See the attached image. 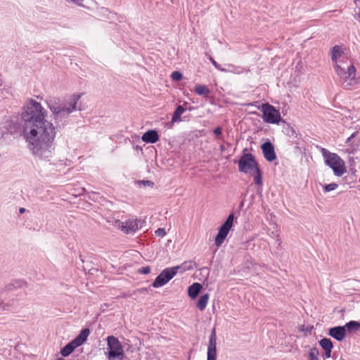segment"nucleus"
I'll use <instances>...</instances> for the list:
<instances>
[{"label":"nucleus","instance_id":"obj_17","mask_svg":"<svg viewBox=\"0 0 360 360\" xmlns=\"http://www.w3.org/2000/svg\"><path fill=\"white\" fill-rule=\"evenodd\" d=\"M90 334V330L89 328H83L79 334L74 339L72 340L74 341V344L77 345L78 347L83 345L88 336Z\"/></svg>","mask_w":360,"mask_h":360},{"label":"nucleus","instance_id":"obj_20","mask_svg":"<svg viewBox=\"0 0 360 360\" xmlns=\"http://www.w3.org/2000/svg\"><path fill=\"white\" fill-rule=\"evenodd\" d=\"M217 350V335L216 329L213 328L210 336L209 344L207 347V351Z\"/></svg>","mask_w":360,"mask_h":360},{"label":"nucleus","instance_id":"obj_15","mask_svg":"<svg viewBox=\"0 0 360 360\" xmlns=\"http://www.w3.org/2000/svg\"><path fill=\"white\" fill-rule=\"evenodd\" d=\"M295 138L297 139V141H294V144H295L294 146V153H298L300 156H302V155L305 154L306 151L305 141L302 139L300 134L299 135V137L297 134L294 139Z\"/></svg>","mask_w":360,"mask_h":360},{"label":"nucleus","instance_id":"obj_39","mask_svg":"<svg viewBox=\"0 0 360 360\" xmlns=\"http://www.w3.org/2000/svg\"><path fill=\"white\" fill-rule=\"evenodd\" d=\"M140 184H141L144 186H153L154 185V183L153 181H148V180L141 181Z\"/></svg>","mask_w":360,"mask_h":360},{"label":"nucleus","instance_id":"obj_33","mask_svg":"<svg viewBox=\"0 0 360 360\" xmlns=\"http://www.w3.org/2000/svg\"><path fill=\"white\" fill-rule=\"evenodd\" d=\"M313 328H314V327L311 326H302L300 330L304 333L305 335H307L308 334H311Z\"/></svg>","mask_w":360,"mask_h":360},{"label":"nucleus","instance_id":"obj_34","mask_svg":"<svg viewBox=\"0 0 360 360\" xmlns=\"http://www.w3.org/2000/svg\"><path fill=\"white\" fill-rule=\"evenodd\" d=\"M210 60L212 63V65L219 70L221 72H226V70L221 68L219 64H218L211 56H210Z\"/></svg>","mask_w":360,"mask_h":360},{"label":"nucleus","instance_id":"obj_31","mask_svg":"<svg viewBox=\"0 0 360 360\" xmlns=\"http://www.w3.org/2000/svg\"><path fill=\"white\" fill-rule=\"evenodd\" d=\"M217 359V350L207 351V360H216Z\"/></svg>","mask_w":360,"mask_h":360},{"label":"nucleus","instance_id":"obj_14","mask_svg":"<svg viewBox=\"0 0 360 360\" xmlns=\"http://www.w3.org/2000/svg\"><path fill=\"white\" fill-rule=\"evenodd\" d=\"M329 335L338 341H342L346 335L345 327L336 326L331 328L329 330Z\"/></svg>","mask_w":360,"mask_h":360},{"label":"nucleus","instance_id":"obj_25","mask_svg":"<svg viewBox=\"0 0 360 360\" xmlns=\"http://www.w3.org/2000/svg\"><path fill=\"white\" fill-rule=\"evenodd\" d=\"M319 344L324 350L332 349L333 347L332 341L328 338H323Z\"/></svg>","mask_w":360,"mask_h":360},{"label":"nucleus","instance_id":"obj_3","mask_svg":"<svg viewBox=\"0 0 360 360\" xmlns=\"http://www.w3.org/2000/svg\"><path fill=\"white\" fill-rule=\"evenodd\" d=\"M334 68L338 81L344 88L347 89L357 83L356 68L349 59L334 65Z\"/></svg>","mask_w":360,"mask_h":360},{"label":"nucleus","instance_id":"obj_41","mask_svg":"<svg viewBox=\"0 0 360 360\" xmlns=\"http://www.w3.org/2000/svg\"><path fill=\"white\" fill-rule=\"evenodd\" d=\"M68 1L73 2L77 5H82V0H67Z\"/></svg>","mask_w":360,"mask_h":360},{"label":"nucleus","instance_id":"obj_46","mask_svg":"<svg viewBox=\"0 0 360 360\" xmlns=\"http://www.w3.org/2000/svg\"><path fill=\"white\" fill-rule=\"evenodd\" d=\"M7 288H8V289H9V290H10V289H11V287H10V285H8V287H7Z\"/></svg>","mask_w":360,"mask_h":360},{"label":"nucleus","instance_id":"obj_29","mask_svg":"<svg viewBox=\"0 0 360 360\" xmlns=\"http://www.w3.org/2000/svg\"><path fill=\"white\" fill-rule=\"evenodd\" d=\"M171 77L174 81H179L182 79L183 75L179 71H174L172 73Z\"/></svg>","mask_w":360,"mask_h":360},{"label":"nucleus","instance_id":"obj_35","mask_svg":"<svg viewBox=\"0 0 360 360\" xmlns=\"http://www.w3.org/2000/svg\"><path fill=\"white\" fill-rule=\"evenodd\" d=\"M304 70V65L302 61L299 62L296 65V71L298 74H302Z\"/></svg>","mask_w":360,"mask_h":360},{"label":"nucleus","instance_id":"obj_45","mask_svg":"<svg viewBox=\"0 0 360 360\" xmlns=\"http://www.w3.org/2000/svg\"><path fill=\"white\" fill-rule=\"evenodd\" d=\"M243 205V202H241V203H240V207H242Z\"/></svg>","mask_w":360,"mask_h":360},{"label":"nucleus","instance_id":"obj_26","mask_svg":"<svg viewBox=\"0 0 360 360\" xmlns=\"http://www.w3.org/2000/svg\"><path fill=\"white\" fill-rule=\"evenodd\" d=\"M319 352L316 347H313L310 349L309 352V360H319Z\"/></svg>","mask_w":360,"mask_h":360},{"label":"nucleus","instance_id":"obj_28","mask_svg":"<svg viewBox=\"0 0 360 360\" xmlns=\"http://www.w3.org/2000/svg\"><path fill=\"white\" fill-rule=\"evenodd\" d=\"M255 172L256 176L254 177V181L256 184L259 185L262 184V172L259 167L257 168Z\"/></svg>","mask_w":360,"mask_h":360},{"label":"nucleus","instance_id":"obj_9","mask_svg":"<svg viewBox=\"0 0 360 360\" xmlns=\"http://www.w3.org/2000/svg\"><path fill=\"white\" fill-rule=\"evenodd\" d=\"M234 219V214L233 213H231L226 221L221 224V226L219 227L218 233L217 234L215 237V245L217 247H219L223 242L224 241L225 238H226L229 231L231 230Z\"/></svg>","mask_w":360,"mask_h":360},{"label":"nucleus","instance_id":"obj_21","mask_svg":"<svg viewBox=\"0 0 360 360\" xmlns=\"http://www.w3.org/2000/svg\"><path fill=\"white\" fill-rule=\"evenodd\" d=\"M195 92L200 96L207 97L210 93V91L207 86L198 84L195 87Z\"/></svg>","mask_w":360,"mask_h":360},{"label":"nucleus","instance_id":"obj_40","mask_svg":"<svg viewBox=\"0 0 360 360\" xmlns=\"http://www.w3.org/2000/svg\"><path fill=\"white\" fill-rule=\"evenodd\" d=\"M324 351H325V353L323 355V359H328V358H330V356H331V351H332V349H327V350H324Z\"/></svg>","mask_w":360,"mask_h":360},{"label":"nucleus","instance_id":"obj_27","mask_svg":"<svg viewBox=\"0 0 360 360\" xmlns=\"http://www.w3.org/2000/svg\"><path fill=\"white\" fill-rule=\"evenodd\" d=\"M338 187V185L336 183H331L329 184H326L323 186V191L325 193H328V192L335 190Z\"/></svg>","mask_w":360,"mask_h":360},{"label":"nucleus","instance_id":"obj_10","mask_svg":"<svg viewBox=\"0 0 360 360\" xmlns=\"http://www.w3.org/2000/svg\"><path fill=\"white\" fill-rule=\"evenodd\" d=\"M347 148L345 152L348 154H354L360 149V131L354 132L346 140Z\"/></svg>","mask_w":360,"mask_h":360},{"label":"nucleus","instance_id":"obj_32","mask_svg":"<svg viewBox=\"0 0 360 360\" xmlns=\"http://www.w3.org/2000/svg\"><path fill=\"white\" fill-rule=\"evenodd\" d=\"M11 309V305L7 303H4L0 299V311H9Z\"/></svg>","mask_w":360,"mask_h":360},{"label":"nucleus","instance_id":"obj_8","mask_svg":"<svg viewBox=\"0 0 360 360\" xmlns=\"http://www.w3.org/2000/svg\"><path fill=\"white\" fill-rule=\"evenodd\" d=\"M262 112L263 120L266 123L277 124L281 120L278 110L267 103L262 104Z\"/></svg>","mask_w":360,"mask_h":360},{"label":"nucleus","instance_id":"obj_11","mask_svg":"<svg viewBox=\"0 0 360 360\" xmlns=\"http://www.w3.org/2000/svg\"><path fill=\"white\" fill-rule=\"evenodd\" d=\"M261 148L262 150L264 157L267 161L272 162L276 159L274 146L271 141H267L262 143Z\"/></svg>","mask_w":360,"mask_h":360},{"label":"nucleus","instance_id":"obj_6","mask_svg":"<svg viewBox=\"0 0 360 360\" xmlns=\"http://www.w3.org/2000/svg\"><path fill=\"white\" fill-rule=\"evenodd\" d=\"M259 165L252 153H244L238 161V169L240 172L250 174L252 170L259 168Z\"/></svg>","mask_w":360,"mask_h":360},{"label":"nucleus","instance_id":"obj_13","mask_svg":"<svg viewBox=\"0 0 360 360\" xmlns=\"http://www.w3.org/2000/svg\"><path fill=\"white\" fill-rule=\"evenodd\" d=\"M330 52L331 60L334 65H336L338 63H341L345 60H349V58L344 55L343 51L340 46H335L333 47Z\"/></svg>","mask_w":360,"mask_h":360},{"label":"nucleus","instance_id":"obj_2","mask_svg":"<svg viewBox=\"0 0 360 360\" xmlns=\"http://www.w3.org/2000/svg\"><path fill=\"white\" fill-rule=\"evenodd\" d=\"M81 95L77 94L73 96L72 101L66 105L61 103L58 98H53L47 101L48 106L52 112L54 120L59 123L63 122L68 115L77 108V101L80 99Z\"/></svg>","mask_w":360,"mask_h":360},{"label":"nucleus","instance_id":"obj_43","mask_svg":"<svg viewBox=\"0 0 360 360\" xmlns=\"http://www.w3.org/2000/svg\"><path fill=\"white\" fill-rule=\"evenodd\" d=\"M25 211H26V210L24 207H20V210H19V212H20V214H22V213L25 212Z\"/></svg>","mask_w":360,"mask_h":360},{"label":"nucleus","instance_id":"obj_16","mask_svg":"<svg viewBox=\"0 0 360 360\" xmlns=\"http://www.w3.org/2000/svg\"><path fill=\"white\" fill-rule=\"evenodd\" d=\"M143 141L149 143H155L159 140V135L155 130H148L142 136Z\"/></svg>","mask_w":360,"mask_h":360},{"label":"nucleus","instance_id":"obj_38","mask_svg":"<svg viewBox=\"0 0 360 360\" xmlns=\"http://www.w3.org/2000/svg\"><path fill=\"white\" fill-rule=\"evenodd\" d=\"M221 131L222 129L220 127H217L213 130V133L217 138H219V136L222 134Z\"/></svg>","mask_w":360,"mask_h":360},{"label":"nucleus","instance_id":"obj_30","mask_svg":"<svg viewBox=\"0 0 360 360\" xmlns=\"http://www.w3.org/2000/svg\"><path fill=\"white\" fill-rule=\"evenodd\" d=\"M180 266H181V267L179 269H182V271H186L187 270H191V269H193L191 262H186Z\"/></svg>","mask_w":360,"mask_h":360},{"label":"nucleus","instance_id":"obj_23","mask_svg":"<svg viewBox=\"0 0 360 360\" xmlns=\"http://www.w3.org/2000/svg\"><path fill=\"white\" fill-rule=\"evenodd\" d=\"M209 294L206 293L202 295L198 300L197 302V307L200 310L203 311L207 304L209 300Z\"/></svg>","mask_w":360,"mask_h":360},{"label":"nucleus","instance_id":"obj_5","mask_svg":"<svg viewBox=\"0 0 360 360\" xmlns=\"http://www.w3.org/2000/svg\"><path fill=\"white\" fill-rule=\"evenodd\" d=\"M107 358L108 360H122L124 354L122 344L119 340L113 335L107 338Z\"/></svg>","mask_w":360,"mask_h":360},{"label":"nucleus","instance_id":"obj_4","mask_svg":"<svg viewBox=\"0 0 360 360\" xmlns=\"http://www.w3.org/2000/svg\"><path fill=\"white\" fill-rule=\"evenodd\" d=\"M320 150L325 164L333 169L335 175L342 176L346 172L344 160L338 154L331 153L324 148H321Z\"/></svg>","mask_w":360,"mask_h":360},{"label":"nucleus","instance_id":"obj_12","mask_svg":"<svg viewBox=\"0 0 360 360\" xmlns=\"http://www.w3.org/2000/svg\"><path fill=\"white\" fill-rule=\"evenodd\" d=\"M141 220H128L122 223L120 229L126 234L134 233L141 227Z\"/></svg>","mask_w":360,"mask_h":360},{"label":"nucleus","instance_id":"obj_1","mask_svg":"<svg viewBox=\"0 0 360 360\" xmlns=\"http://www.w3.org/2000/svg\"><path fill=\"white\" fill-rule=\"evenodd\" d=\"M46 115L47 112L41 105L31 99L22 108L20 118L12 117L4 120L0 136L18 133L22 128L29 148L36 157L51 165H61L63 160L54 153L55 127L45 120Z\"/></svg>","mask_w":360,"mask_h":360},{"label":"nucleus","instance_id":"obj_44","mask_svg":"<svg viewBox=\"0 0 360 360\" xmlns=\"http://www.w3.org/2000/svg\"><path fill=\"white\" fill-rule=\"evenodd\" d=\"M225 150H226L225 147H224L223 145H221V146H220V150H221V151H224Z\"/></svg>","mask_w":360,"mask_h":360},{"label":"nucleus","instance_id":"obj_37","mask_svg":"<svg viewBox=\"0 0 360 360\" xmlns=\"http://www.w3.org/2000/svg\"><path fill=\"white\" fill-rule=\"evenodd\" d=\"M155 234L158 236L163 237L166 234L165 229L163 228H159L155 231Z\"/></svg>","mask_w":360,"mask_h":360},{"label":"nucleus","instance_id":"obj_7","mask_svg":"<svg viewBox=\"0 0 360 360\" xmlns=\"http://www.w3.org/2000/svg\"><path fill=\"white\" fill-rule=\"evenodd\" d=\"M181 266H176L165 269L155 279L152 283L154 288L163 286L168 283L177 274Z\"/></svg>","mask_w":360,"mask_h":360},{"label":"nucleus","instance_id":"obj_42","mask_svg":"<svg viewBox=\"0 0 360 360\" xmlns=\"http://www.w3.org/2000/svg\"><path fill=\"white\" fill-rule=\"evenodd\" d=\"M354 18H355L357 20H359V21L360 22V10H359V13H356V15H354Z\"/></svg>","mask_w":360,"mask_h":360},{"label":"nucleus","instance_id":"obj_18","mask_svg":"<svg viewBox=\"0 0 360 360\" xmlns=\"http://www.w3.org/2000/svg\"><path fill=\"white\" fill-rule=\"evenodd\" d=\"M202 286L199 283H193L188 288V296L192 299H195L199 295Z\"/></svg>","mask_w":360,"mask_h":360},{"label":"nucleus","instance_id":"obj_24","mask_svg":"<svg viewBox=\"0 0 360 360\" xmlns=\"http://www.w3.org/2000/svg\"><path fill=\"white\" fill-rule=\"evenodd\" d=\"M343 327H345V331L352 333L358 330L360 328V323L355 321H350L347 323Z\"/></svg>","mask_w":360,"mask_h":360},{"label":"nucleus","instance_id":"obj_22","mask_svg":"<svg viewBox=\"0 0 360 360\" xmlns=\"http://www.w3.org/2000/svg\"><path fill=\"white\" fill-rule=\"evenodd\" d=\"M185 112V108L182 105H178L175 109L172 118V122H176L181 120V115Z\"/></svg>","mask_w":360,"mask_h":360},{"label":"nucleus","instance_id":"obj_36","mask_svg":"<svg viewBox=\"0 0 360 360\" xmlns=\"http://www.w3.org/2000/svg\"><path fill=\"white\" fill-rule=\"evenodd\" d=\"M150 268L148 266H143L138 270V272L142 274H147L150 273Z\"/></svg>","mask_w":360,"mask_h":360},{"label":"nucleus","instance_id":"obj_19","mask_svg":"<svg viewBox=\"0 0 360 360\" xmlns=\"http://www.w3.org/2000/svg\"><path fill=\"white\" fill-rule=\"evenodd\" d=\"M77 347H78V346L74 344V341L72 340L61 348L60 353L63 357H67L71 354Z\"/></svg>","mask_w":360,"mask_h":360}]
</instances>
